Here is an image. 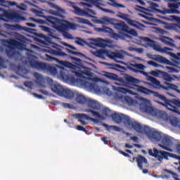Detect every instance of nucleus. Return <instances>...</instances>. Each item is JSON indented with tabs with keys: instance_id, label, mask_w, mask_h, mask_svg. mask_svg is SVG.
Returning a JSON list of instances; mask_svg holds the SVG:
<instances>
[{
	"instance_id": "8",
	"label": "nucleus",
	"mask_w": 180,
	"mask_h": 180,
	"mask_svg": "<svg viewBox=\"0 0 180 180\" xmlns=\"http://www.w3.org/2000/svg\"><path fill=\"white\" fill-rule=\"evenodd\" d=\"M148 154L149 155H151V157L158 158V161H162L164 159L168 160V157H170L172 158H176V160H179V161H180V156H178L173 153L165 152L164 150H158L155 148H154L153 149H150L148 150Z\"/></svg>"
},
{
	"instance_id": "9",
	"label": "nucleus",
	"mask_w": 180,
	"mask_h": 180,
	"mask_svg": "<svg viewBox=\"0 0 180 180\" xmlns=\"http://www.w3.org/2000/svg\"><path fill=\"white\" fill-rule=\"evenodd\" d=\"M43 39H44L47 46H51L53 49H56V50L52 49L51 50V54L53 56H58V57H67V53L65 52L61 51V49H64V47L53 42V39L50 37H47L44 34H41Z\"/></svg>"
},
{
	"instance_id": "20",
	"label": "nucleus",
	"mask_w": 180,
	"mask_h": 180,
	"mask_svg": "<svg viewBox=\"0 0 180 180\" xmlns=\"http://www.w3.org/2000/svg\"><path fill=\"white\" fill-rule=\"evenodd\" d=\"M49 13L51 15H54V16H58V18H61V19H64L65 17L64 15H65V10L58 7L56 9V11L54 10H49Z\"/></svg>"
},
{
	"instance_id": "52",
	"label": "nucleus",
	"mask_w": 180,
	"mask_h": 180,
	"mask_svg": "<svg viewBox=\"0 0 180 180\" xmlns=\"http://www.w3.org/2000/svg\"><path fill=\"white\" fill-rule=\"evenodd\" d=\"M24 85H25V86H26V88H29L30 89H32V87L33 86V82H24Z\"/></svg>"
},
{
	"instance_id": "55",
	"label": "nucleus",
	"mask_w": 180,
	"mask_h": 180,
	"mask_svg": "<svg viewBox=\"0 0 180 180\" xmlns=\"http://www.w3.org/2000/svg\"><path fill=\"white\" fill-rule=\"evenodd\" d=\"M77 129L79 130V131H84V133H88V130H86L85 128L81 125H78L77 127Z\"/></svg>"
},
{
	"instance_id": "48",
	"label": "nucleus",
	"mask_w": 180,
	"mask_h": 180,
	"mask_svg": "<svg viewBox=\"0 0 180 180\" xmlns=\"http://www.w3.org/2000/svg\"><path fill=\"white\" fill-rule=\"evenodd\" d=\"M62 34L65 39H72V35L68 32L67 31H65V32H62Z\"/></svg>"
},
{
	"instance_id": "29",
	"label": "nucleus",
	"mask_w": 180,
	"mask_h": 180,
	"mask_svg": "<svg viewBox=\"0 0 180 180\" xmlns=\"http://www.w3.org/2000/svg\"><path fill=\"white\" fill-rule=\"evenodd\" d=\"M160 78H162L164 81H167V82H172V81H174V77H171L169 74L164 71H162Z\"/></svg>"
},
{
	"instance_id": "16",
	"label": "nucleus",
	"mask_w": 180,
	"mask_h": 180,
	"mask_svg": "<svg viewBox=\"0 0 180 180\" xmlns=\"http://www.w3.org/2000/svg\"><path fill=\"white\" fill-rule=\"evenodd\" d=\"M135 160L137 162V165L139 169L141 170H143V169L144 168L143 165H147V164H148V161L147 160V159L144 156L141 155H138L136 158H133V161H134Z\"/></svg>"
},
{
	"instance_id": "36",
	"label": "nucleus",
	"mask_w": 180,
	"mask_h": 180,
	"mask_svg": "<svg viewBox=\"0 0 180 180\" xmlns=\"http://www.w3.org/2000/svg\"><path fill=\"white\" fill-rule=\"evenodd\" d=\"M127 23H128V25H129V26H132L133 27H136V29H140V26H141V23L139 22L136 20H133L130 18Z\"/></svg>"
},
{
	"instance_id": "49",
	"label": "nucleus",
	"mask_w": 180,
	"mask_h": 180,
	"mask_svg": "<svg viewBox=\"0 0 180 180\" xmlns=\"http://www.w3.org/2000/svg\"><path fill=\"white\" fill-rule=\"evenodd\" d=\"M147 64H148L149 65H152L153 67H155V68L160 67V65L153 60H149L147 62Z\"/></svg>"
},
{
	"instance_id": "26",
	"label": "nucleus",
	"mask_w": 180,
	"mask_h": 180,
	"mask_svg": "<svg viewBox=\"0 0 180 180\" xmlns=\"http://www.w3.org/2000/svg\"><path fill=\"white\" fill-rule=\"evenodd\" d=\"M161 41L165 43V44H167V46H170V47H175V44H174V39L163 36L161 38Z\"/></svg>"
},
{
	"instance_id": "41",
	"label": "nucleus",
	"mask_w": 180,
	"mask_h": 180,
	"mask_svg": "<svg viewBox=\"0 0 180 180\" xmlns=\"http://www.w3.org/2000/svg\"><path fill=\"white\" fill-rule=\"evenodd\" d=\"M169 122H170V124H172V126H173L174 127H176L177 126L179 125V120H178V119H176V117L170 118Z\"/></svg>"
},
{
	"instance_id": "22",
	"label": "nucleus",
	"mask_w": 180,
	"mask_h": 180,
	"mask_svg": "<svg viewBox=\"0 0 180 180\" xmlns=\"http://www.w3.org/2000/svg\"><path fill=\"white\" fill-rule=\"evenodd\" d=\"M61 96H63V98H65L66 99H74L75 93L70 89H64Z\"/></svg>"
},
{
	"instance_id": "31",
	"label": "nucleus",
	"mask_w": 180,
	"mask_h": 180,
	"mask_svg": "<svg viewBox=\"0 0 180 180\" xmlns=\"http://www.w3.org/2000/svg\"><path fill=\"white\" fill-rule=\"evenodd\" d=\"M94 6H96L98 9L102 11L103 12H106V13H112V11L108 9V8H103L101 6H103V4L102 3H99L98 1L94 2Z\"/></svg>"
},
{
	"instance_id": "27",
	"label": "nucleus",
	"mask_w": 180,
	"mask_h": 180,
	"mask_svg": "<svg viewBox=\"0 0 180 180\" xmlns=\"http://www.w3.org/2000/svg\"><path fill=\"white\" fill-rule=\"evenodd\" d=\"M16 2L9 1L6 0H0V6H4V8H9V6H15Z\"/></svg>"
},
{
	"instance_id": "50",
	"label": "nucleus",
	"mask_w": 180,
	"mask_h": 180,
	"mask_svg": "<svg viewBox=\"0 0 180 180\" xmlns=\"http://www.w3.org/2000/svg\"><path fill=\"white\" fill-rule=\"evenodd\" d=\"M62 106L63 108H65V109H73L74 108L72 105H71V104L67 103H62Z\"/></svg>"
},
{
	"instance_id": "35",
	"label": "nucleus",
	"mask_w": 180,
	"mask_h": 180,
	"mask_svg": "<svg viewBox=\"0 0 180 180\" xmlns=\"http://www.w3.org/2000/svg\"><path fill=\"white\" fill-rule=\"evenodd\" d=\"M97 32H102L103 33H113V29L109 27H103V28H96Z\"/></svg>"
},
{
	"instance_id": "43",
	"label": "nucleus",
	"mask_w": 180,
	"mask_h": 180,
	"mask_svg": "<svg viewBox=\"0 0 180 180\" xmlns=\"http://www.w3.org/2000/svg\"><path fill=\"white\" fill-rule=\"evenodd\" d=\"M165 53L168 54V56H170V57H172L174 60H180V58L178 56V53L175 54L174 53L169 52V51H167Z\"/></svg>"
},
{
	"instance_id": "6",
	"label": "nucleus",
	"mask_w": 180,
	"mask_h": 180,
	"mask_svg": "<svg viewBox=\"0 0 180 180\" xmlns=\"http://www.w3.org/2000/svg\"><path fill=\"white\" fill-rule=\"evenodd\" d=\"M101 23L103 25H106L107 26L112 25L115 29H116V30H119V32H123L124 33L128 32L129 26L126 25L124 21H119L115 18L105 17L102 18Z\"/></svg>"
},
{
	"instance_id": "37",
	"label": "nucleus",
	"mask_w": 180,
	"mask_h": 180,
	"mask_svg": "<svg viewBox=\"0 0 180 180\" xmlns=\"http://www.w3.org/2000/svg\"><path fill=\"white\" fill-rule=\"evenodd\" d=\"M149 74H150V75H153V77H155L156 78H161L162 70H151L150 72H149Z\"/></svg>"
},
{
	"instance_id": "46",
	"label": "nucleus",
	"mask_w": 180,
	"mask_h": 180,
	"mask_svg": "<svg viewBox=\"0 0 180 180\" xmlns=\"http://www.w3.org/2000/svg\"><path fill=\"white\" fill-rule=\"evenodd\" d=\"M68 52L70 53V54H72L73 56H79V57H84L85 55L84 53H79V52H75L73 51H71L70 49H67Z\"/></svg>"
},
{
	"instance_id": "39",
	"label": "nucleus",
	"mask_w": 180,
	"mask_h": 180,
	"mask_svg": "<svg viewBox=\"0 0 180 180\" xmlns=\"http://www.w3.org/2000/svg\"><path fill=\"white\" fill-rule=\"evenodd\" d=\"M117 18H120V19H123V20H125L126 22H129L130 20V18H129V15L124 14L122 12H119L117 15Z\"/></svg>"
},
{
	"instance_id": "53",
	"label": "nucleus",
	"mask_w": 180,
	"mask_h": 180,
	"mask_svg": "<svg viewBox=\"0 0 180 180\" xmlns=\"http://www.w3.org/2000/svg\"><path fill=\"white\" fill-rule=\"evenodd\" d=\"M112 39H115V40H119V39H120V35L117 33H115V32H112Z\"/></svg>"
},
{
	"instance_id": "2",
	"label": "nucleus",
	"mask_w": 180,
	"mask_h": 180,
	"mask_svg": "<svg viewBox=\"0 0 180 180\" xmlns=\"http://www.w3.org/2000/svg\"><path fill=\"white\" fill-rule=\"evenodd\" d=\"M140 134H146L150 140L160 141L162 144H160L159 146L162 150L171 151V148H168L172 146V138H171V136L165 135L162 132L154 131L148 126H143Z\"/></svg>"
},
{
	"instance_id": "23",
	"label": "nucleus",
	"mask_w": 180,
	"mask_h": 180,
	"mask_svg": "<svg viewBox=\"0 0 180 180\" xmlns=\"http://www.w3.org/2000/svg\"><path fill=\"white\" fill-rule=\"evenodd\" d=\"M101 110H94V112H96V110L97 111L101 110L102 115H104L105 117H112V115H113V113L112 112V110L108 108H103L102 105H101Z\"/></svg>"
},
{
	"instance_id": "11",
	"label": "nucleus",
	"mask_w": 180,
	"mask_h": 180,
	"mask_svg": "<svg viewBox=\"0 0 180 180\" xmlns=\"http://www.w3.org/2000/svg\"><path fill=\"white\" fill-rule=\"evenodd\" d=\"M8 46L6 49V54L8 58H13L15 56L19 54V52L16 51V49L15 47H22L23 44L22 42L18 41L15 39H10L8 42Z\"/></svg>"
},
{
	"instance_id": "34",
	"label": "nucleus",
	"mask_w": 180,
	"mask_h": 180,
	"mask_svg": "<svg viewBox=\"0 0 180 180\" xmlns=\"http://www.w3.org/2000/svg\"><path fill=\"white\" fill-rule=\"evenodd\" d=\"M103 127H106L108 131L115 130V131H120V127L115 125H108V124H103Z\"/></svg>"
},
{
	"instance_id": "64",
	"label": "nucleus",
	"mask_w": 180,
	"mask_h": 180,
	"mask_svg": "<svg viewBox=\"0 0 180 180\" xmlns=\"http://www.w3.org/2000/svg\"><path fill=\"white\" fill-rule=\"evenodd\" d=\"M26 26H28L29 27H36V24L30 23V22H27Z\"/></svg>"
},
{
	"instance_id": "32",
	"label": "nucleus",
	"mask_w": 180,
	"mask_h": 180,
	"mask_svg": "<svg viewBox=\"0 0 180 180\" xmlns=\"http://www.w3.org/2000/svg\"><path fill=\"white\" fill-rule=\"evenodd\" d=\"M95 46L96 47H101V49H105L106 47V43H105V40L102 39H98L94 41Z\"/></svg>"
},
{
	"instance_id": "61",
	"label": "nucleus",
	"mask_w": 180,
	"mask_h": 180,
	"mask_svg": "<svg viewBox=\"0 0 180 180\" xmlns=\"http://www.w3.org/2000/svg\"><path fill=\"white\" fill-rule=\"evenodd\" d=\"M75 75L79 78H84V73L82 72H75Z\"/></svg>"
},
{
	"instance_id": "59",
	"label": "nucleus",
	"mask_w": 180,
	"mask_h": 180,
	"mask_svg": "<svg viewBox=\"0 0 180 180\" xmlns=\"http://www.w3.org/2000/svg\"><path fill=\"white\" fill-rule=\"evenodd\" d=\"M63 44V46H65V47H69V49H71L72 50H77V48L72 45H70L65 42H64Z\"/></svg>"
},
{
	"instance_id": "40",
	"label": "nucleus",
	"mask_w": 180,
	"mask_h": 180,
	"mask_svg": "<svg viewBox=\"0 0 180 180\" xmlns=\"http://www.w3.org/2000/svg\"><path fill=\"white\" fill-rule=\"evenodd\" d=\"M46 71H49L53 75H57V74H58L57 68H56L54 66H50V65H48Z\"/></svg>"
},
{
	"instance_id": "7",
	"label": "nucleus",
	"mask_w": 180,
	"mask_h": 180,
	"mask_svg": "<svg viewBox=\"0 0 180 180\" xmlns=\"http://www.w3.org/2000/svg\"><path fill=\"white\" fill-rule=\"evenodd\" d=\"M180 0H165L168 3V8H164L162 10H157L162 15H180Z\"/></svg>"
},
{
	"instance_id": "10",
	"label": "nucleus",
	"mask_w": 180,
	"mask_h": 180,
	"mask_svg": "<svg viewBox=\"0 0 180 180\" xmlns=\"http://www.w3.org/2000/svg\"><path fill=\"white\" fill-rule=\"evenodd\" d=\"M96 57L98 58H105V57H108L111 60H116V58H120L123 60L124 58V55L120 52H112L108 49H101L96 51Z\"/></svg>"
},
{
	"instance_id": "60",
	"label": "nucleus",
	"mask_w": 180,
	"mask_h": 180,
	"mask_svg": "<svg viewBox=\"0 0 180 180\" xmlns=\"http://www.w3.org/2000/svg\"><path fill=\"white\" fill-rule=\"evenodd\" d=\"M131 51H137L138 53H143V51H144V50L143 49V48H138V49H136V48H133L131 49Z\"/></svg>"
},
{
	"instance_id": "5",
	"label": "nucleus",
	"mask_w": 180,
	"mask_h": 180,
	"mask_svg": "<svg viewBox=\"0 0 180 180\" xmlns=\"http://www.w3.org/2000/svg\"><path fill=\"white\" fill-rule=\"evenodd\" d=\"M45 19L47 25L55 27V29L60 32V33H64L69 29H74V27H75V24L65 20L63 21V20L58 19L57 17L46 16ZM63 22H65L62 23Z\"/></svg>"
},
{
	"instance_id": "24",
	"label": "nucleus",
	"mask_w": 180,
	"mask_h": 180,
	"mask_svg": "<svg viewBox=\"0 0 180 180\" xmlns=\"http://www.w3.org/2000/svg\"><path fill=\"white\" fill-rule=\"evenodd\" d=\"M153 50L155 51H159L160 53H167V51H174L173 49L168 48V47H163L162 48L158 44L153 45Z\"/></svg>"
},
{
	"instance_id": "45",
	"label": "nucleus",
	"mask_w": 180,
	"mask_h": 180,
	"mask_svg": "<svg viewBox=\"0 0 180 180\" xmlns=\"http://www.w3.org/2000/svg\"><path fill=\"white\" fill-rule=\"evenodd\" d=\"M150 4V8H152V9H153L154 11H155V12H158V13H161L160 11H160V9H158L157 8H158V4H155V3H153V2H150L149 3Z\"/></svg>"
},
{
	"instance_id": "18",
	"label": "nucleus",
	"mask_w": 180,
	"mask_h": 180,
	"mask_svg": "<svg viewBox=\"0 0 180 180\" xmlns=\"http://www.w3.org/2000/svg\"><path fill=\"white\" fill-rule=\"evenodd\" d=\"M75 117L78 120V122L82 123V126L86 125V122L81 119H85L86 120H91V122H96L95 118H92L86 114H75Z\"/></svg>"
},
{
	"instance_id": "38",
	"label": "nucleus",
	"mask_w": 180,
	"mask_h": 180,
	"mask_svg": "<svg viewBox=\"0 0 180 180\" xmlns=\"http://www.w3.org/2000/svg\"><path fill=\"white\" fill-rule=\"evenodd\" d=\"M41 29L44 32H47V33H49V36H51L52 39H58L56 35L53 34V32H51V29H50L49 27L41 26Z\"/></svg>"
},
{
	"instance_id": "15",
	"label": "nucleus",
	"mask_w": 180,
	"mask_h": 180,
	"mask_svg": "<svg viewBox=\"0 0 180 180\" xmlns=\"http://www.w3.org/2000/svg\"><path fill=\"white\" fill-rule=\"evenodd\" d=\"M30 65H31L32 68H36L37 70H39L41 71H47V68L49 67L47 63L39 62L35 60H30Z\"/></svg>"
},
{
	"instance_id": "30",
	"label": "nucleus",
	"mask_w": 180,
	"mask_h": 180,
	"mask_svg": "<svg viewBox=\"0 0 180 180\" xmlns=\"http://www.w3.org/2000/svg\"><path fill=\"white\" fill-rule=\"evenodd\" d=\"M34 77L37 80V84H38V85H43V84H44V77H43L41 75L35 72L34 73Z\"/></svg>"
},
{
	"instance_id": "14",
	"label": "nucleus",
	"mask_w": 180,
	"mask_h": 180,
	"mask_svg": "<svg viewBox=\"0 0 180 180\" xmlns=\"http://www.w3.org/2000/svg\"><path fill=\"white\" fill-rule=\"evenodd\" d=\"M147 57H148L150 60L158 61V63H161L162 64H165L166 65H172V63L171 61H169V60L161 56L160 55H153L151 53H148Z\"/></svg>"
},
{
	"instance_id": "21",
	"label": "nucleus",
	"mask_w": 180,
	"mask_h": 180,
	"mask_svg": "<svg viewBox=\"0 0 180 180\" xmlns=\"http://www.w3.org/2000/svg\"><path fill=\"white\" fill-rule=\"evenodd\" d=\"M51 89L54 94L58 95V96H62L65 88L60 84H56L51 86Z\"/></svg>"
},
{
	"instance_id": "1",
	"label": "nucleus",
	"mask_w": 180,
	"mask_h": 180,
	"mask_svg": "<svg viewBox=\"0 0 180 180\" xmlns=\"http://www.w3.org/2000/svg\"><path fill=\"white\" fill-rule=\"evenodd\" d=\"M135 86H136L137 91L141 92V94H145V95H151L152 94L153 96H155V98H158L159 99H160V101L165 102L164 103L160 101H156L158 105H161V106H165V108H166L168 110H171V112H174L177 115H180V100H169L168 98H167V97H165V96L160 94L157 91L150 90L143 86L136 85Z\"/></svg>"
},
{
	"instance_id": "3",
	"label": "nucleus",
	"mask_w": 180,
	"mask_h": 180,
	"mask_svg": "<svg viewBox=\"0 0 180 180\" xmlns=\"http://www.w3.org/2000/svg\"><path fill=\"white\" fill-rule=\"evenodd\" d=\"M76 102L79 105H85V103H86L87 107H89V109L86 110L85 112H87V113H91V115H93V117L100 119L101 120H103V119H105L103 115H101L98 111H95L101 110V109H102V105H101V103L98 101L91 98H86L85 96L79 94L76 96Z\"/></svg>"
},
{
	"instance_id": "63",
	"label": "nucleus",
	"mask_w": 180,
	"mask_h": 180,
	"mask_svg": "<svg viewBox=\"0 0 180 180\" xmlns=\"http://www.w3.org/2000/svg\"><path fill=\"white\" fill-rule=\"evenodd\" d=\"M71 59L73 60V61H75L76 63H81V59L75 58V57H71Z\"/></svg>"
},
{
	"instance_id": "13",
	"label": "nucleus",
	"mask_w": 180,
	"mask_h": 180,
	"mask_svg": "<svg viewBox=\"0 0 180 180\" xmlns=\"http://www.w3.org/2000/svg\"><path fill=\"white\" fill-rule=\"evenodd\" d=\"M0 11H2L4 12L3 17L6 18V19H8V20H11V22H16V20L19 18V15H17L16 11H5L4 8H1Z\"/></svg>"
},
{
	"instance_id": "57",
	"label": "nucleus",
	"mask_w": 180,
	"mask_h": 180,
	"mask_svg": "<svg viewBox=\"0 0 180 180\" xmlns=\"http://www.w3.org/2000/svg\"><path fill=\"white\" fill-rule=\"evenodd\" d=\"M169 174H171V175H172L174 179L175 180H180L179 178H178V174H176V173L174 172H172V171H169Z\"/></svg>"
},
{
	"instance_id": "25",
	"label": "nucleus",
	"mask_w": 180,
	"mask_h": 180,
	"mask_svg": "<svg viewBox=\"0 0 180 180\" xmlns=\"http://www.w3.org/2000/svg\"><path fill=\"white\" fill-rule=\"evenodd\" d=\"M124 81L127 84H130L131 85H134V84H140V80L136 79L130 75H127L124 77Z\"/></svg>"
},
{
	"instance_id": "56",
	"label": "nucleus",
	"mask_w": 180,
	"mask_h": 180,
	"mask_svg": "<svg viewBox=\"0 0 180 180\" xmlns=\"http://www.w3.org/2000/svg\"><path fill=\"white\" fill-rule=\"evenodd\" d=\"M24 32H27V33H33V32H36V30L25 27H24Z\"/></svg>"
},
{
	"instance_id": "58",
	"label": "nucleus",
	"mask_w": 180,
	"mask_h": 180,
	"mask_svg": "<svg viewBox=\"0 0 180 180\" xmlns=\"http://www.w3.org/2000/svg\"><path fill=\"white\" fill-rule=\"evenodd\" d=\"M78 41H75L76 44H78V46H84V40H82L81 38H77Z\"/></svg>"
},
{
	"instance_id": "42",
	"label": "nucleus",
	"mask_w": 180,
	"mask_h": 180,
	"mask_svg": "<svg viewBox=\"0 0 180 180\" xmlns=\"http://www.w3.org/2000/svg\"><path fill=\"white\" fill-rule=\"evenodd\" d=\"M135 11L138 12H141L142 13H146V11H148V9L141 6H135Z\"/></svg>"
},
{
	"instance_id": "47",
	"label": "nucleus",
	"mask_w": 180,
	"mask_h": 180,
	"mask_svg": "<svg viewBox=\"0 0 180 180\" xmlns=\"http://www.w3.org/2000/svg\"><path fill=\"white\" fill-rule=\"evenodd\" d=\"M131 66L134 67V68H137L138 70H144L146 68V66L141 63L132 64Z\"/></svg>"
},
{
	"instance_id": "4",
	"label": "nucleus",
	"mask_w": 180,
	"mask_h": 180,
	"mask_svg": "<svg viewBox=\"0 0 180 180\" xmlns=\"http://www.w3.org/2000/svg\"><path fill=\"white\" fill-rule=\"evenodd\" d=\"M111 117L115 123L120 124V123L123 122L124 126L128 127V129H133L137 133H141V130H143V127H144L137 122L131 121V119L129 116L123 114L115 112L111 115Z\"/></svg>"
},
{
	"instance_id": "19",
	"label": "nucleus",
	"mask_w": 180,
	"mask_h": 180,
	"mask_svg": "<svg viewBox=\"0 0 180 180\" xmlns=\"http://www.w3.org/2000/svg\"><path fill=\"white\" fill-rule=\"evenodd\" d=\"M103 75L111 81H119V82H123V79L122 78H119V75L115 73L103 72Z\"/></svg>"
},
{
	"instance_id": "51",
	"label": "nucleus",
	"mask_w": 180,
	"mask_h": 180,
	"mask_svg": "<svg viewBox=\"0 0 180 180\" xmlns=\"http://www.w3.org/2000/svg\"><path fill=\"white\" fill-rule=\"evenodd\" d=\"M32 20H33V22H35L36 23H39V25H44V23H46V22L43 20H40V19H35L34 18H31Z\"/></svg>"
},
{
	"instance_id": "54",
	"label": "nucleus",
	"mask_w": 180,
	"mask_h": 180,
	"mask_svg": "<svg viewBox=\"0 0 180 180\" xmlns=\"http://www.w3.org/2000/svg\"><path fill=\"white\" fill-rule=\"evenodd\" d=\"M125 33H129V34H131V36H137V32L135 30H129L128 29V32H125Z\"/></svg>"
},
{
	"instance_id": "33",
	"label": "nucleus",
	"mask_w": 180,
	"mask_h": 180,
	"mask_svg": "<svg viewBox=\"0 0 180 180\" xmlns=\"http://www.w3.org/2000/svg\"><path fill=\"white\" fill-rule=\"evenodd\" d=\"M110 2H107V5H110V6H113L114 8H126V6L123 4H118L115 0H108Z\"/></svg>"
},
{
	"instance_id": "12",
	"label": "nucleus",
	"mask_w": 180,
	"mask_h": 180,
	"mask_svg": "<svg viewBox=\"0 0 180 180\" xmlns=\"http://www.w3.org/2000/svg\"><path fill=\"white\" fill-rule=\"evenodd\" d=\"M72 8L75 10V15H77V16H86L87 18H94L92 15H96L95 11L90 8L82 10L77 6H73Z\"/></svg>"
},
{
	"instance_id": "28",
	"label": "nucleus",
	"mask_w": 180,
	"mask_h": 180,
	"mask_svg": "<svg viewBox=\"0 0 180 180\" xmlns=\"http://www.w3.org/2000/svg\"><path fill=\"white\" fill-rule=\"evenodd\" d=\"M75 19H76L77 23H81L82 25H88V26H91V27H92V26H94V24H92V22H91V21H89L85 18L76 17Z\"/></svg>"
},
{
	"instance_id": "17",
	"label": "nucleus",
	"mask_w": 180,
	"mask_h": 180,
	"mask_svg": "<svg viewBox=\"0 0 180 180\" xmlns=\"http://www.w3.org/2000/svg\"><path fill=\"white\" fill-rule=\"evenodd\" d=\"M49 61H56L60 65H63V67H67V68H72V63L68 62V61H63L60 60L59 59H57L56 58L51 57L50 56H46Z\"/></svg>"
},
{
	"instance_id": "62",
	"label": "nucleus",
	"mask_w": 180,
	"mask_h": 180,
	"mask_svg": "<svg viewBox=\"0 0 180 180\" xmlns=\"http://www.w3.org/2000/svg\"><path fill=\"white\" fill-rule=\"evenodd\" d=\"M15 29H17L18 30H25V27H23V26L20 25H15Z\"/></svg>"
},
{
	"instance_id": "44",
	"label": "nucleus",
	"mask_w": 180,
	"mask_h": 180,
	"mask_svg": "<svg viewBox=\"0 0 180 180\" xmlns=\"http://www.w3.org/2000/svg\"><path fill=\"white\" fill-rule=\"evenodd\" d=\"M110 68L112 70H116L117 68L120 70H126V68L124 66H122L120 65H116V64H110Z\"/></svg>"
}]
</instances>
